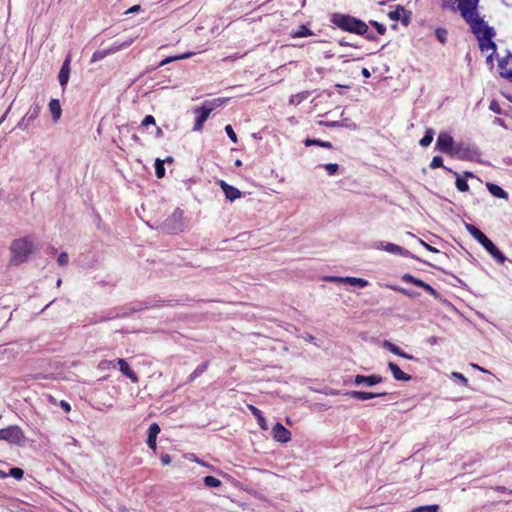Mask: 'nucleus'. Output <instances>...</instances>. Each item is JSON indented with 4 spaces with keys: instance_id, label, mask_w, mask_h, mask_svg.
<instances>
[{
    "instance_id": "f257e3e1",
    "label": "nucleus",
    "mask_w": 512,
    "mask_h": 512,
    "mask_svg": "<svg viewBox=\"0 0 512 512\" xmlns=\"http://www.w3.org/2000/svg\"><path fill=\"white\" fill-rule=\"evenodd\" d=\"M457 8L462 18L469 25L472 33L479 41V47L482 51H496V44L493 42L495 31L481 18L477 12L479 0H456Z\"/></svg>"
},
{
    "instance_id": "f03ea898",
    "label": "nucleus",
    "mask_w": 512,
    "mask_h": 512,
    "mask_svg": "<svg viewBox=\"0 0 512 512\" xmlns=\"http://www.w3.org/2000/svg\"><path fill=\"white\" fill-rule=\"evenodd\" d=\"M330 21L342 31L354 33L357 35H366V38L371 41L375 39L372 34H367L368 25L364 21L351 15L334 13L331 16Z\"/></svg>"
},
{
    "instance_id": "7ed1b4c3",
    "label": "nucleus",
    "mask_w": 512,
    "mask_h": 512,
    "mask_svg": "<svg viewBox=\"0 0 512 512\" xmlns=\"http://www.w3.org/2000/svg\"><path fill=\"white\" fill-rule=\"evenodd\" d=\"M33 252V242L28 237L15 239L10 245V263L19 266L28 261Z\"/></svg>"
},
{
    "instance_id": "20e7f679",
    "label": "nucleus",
    "mask_w": 512,
    "mask_h": 512,
    "mask_svg": "<svg viewBox=\"0 0 512 512\" xmlns=\"http://www.w3.org/2000/svg\"><path fill=\"white\" fill-rule=\"evenodd\" d=\"M465 228L498 263L503 264L506 261L505 255L479 228L473 224H466Z\"/></svg>"
},
{
    "instance_id": "39448f33",
    "label": "nucleus",
    "mask_w": 512,
    "mask_h": 512,
    "mask_svg": "<svg viewBox=\"0 0 512 512\" xmlns=\"http://www.w3.org/2000/svg\"><path fill=\"white\" fill-rule=\"evenodd\" d=\"M185 228L184 211L176 208L173 213L163 222V229L170 234L182 232Z\"/></svg>"
},
{
    "instance_id": "423d86ee",
    "label": "nucleus",
    "mask_w": 512,
    "mask_h": 512,
    "mask_svg": "<svg viewBox=\"0 0 512 512\" xmlns=\"http://www.w3.org/2000/svg\"><path fill=\"white\" fill-rule=\"evenodd\" d=\"M0 440L10 445L24 446L26 438L23 431L18 426H9L0 429Z\"/></svg>"
},
{
    "instance_id": "0eeeda50",
    "label": "nucleus",
    "mask_w": 512,
    "mask_h": 512,
    "mask_svg": "<svg viewBox=\"0 0 512 512\" xmlns=\"http://www.w3.org/2000/svg\"><path fill=\"white\" fill-rule=\"evenodd\" d=\"M133 42H134V39H129V40L124 41L119 44L115 43V44L111 45L108 49L97 50L93 53V55L91 57V62L92 63L98 62V61L104 59L105 57H107L108 55L114 54L118 51L128 48Z\"/></svg>"
},
{
    "instance_id": "6e6552de",
    "label": "nucleus",
    "mask_w": 512,
    "mask_h": 512,
    "mask_svg": "<svg viewBox=\"0 0 512 512\" xmlns=\"http://www.w3.org/2000/svg\"><path fill=\"white\" fill-rule=\"evenodd\" d=\"M215 106L210 102H205L201 107L195 109L197 117L195 119L193 130L201 131L203 125L208 119L210 113L214 110Z\"/></svg>"
},
{
    "instance_id": "1a4fd4ad",
    "label": "nucleus",
    "mask_w": 512,
    "mask_h": 512,
    "mask_svg": "<svg viewBox=\"0 0 512 512\" xmlns=\"http://www.w3.org/2000/svg\"><path fill=\"white\" fill-rule=\"evenodd\" d=\"M453 137L448 132H440L436 141V149L445 154H453Z\"/></svg>"
},
{
    "instance_id": "9d476101",
    "label": "nucleus",
    "mask_w": 512,
    "mask_h": 512,
    "mask_svg": "<svg viewBox=\"0 0 512 512\" xmlns=\"http://www.w3.org/2000/svg\"><path fill=\"white\" fill-rule=\"evenodd\" d=\"M498 67L500 75L512 81V54L509 53L506 57L499 60Z\"/></svg>"
},
{
    "instance_id": "9b49d317",
    "label": "nucleus",
    "mask_w": 512,
    "mask_h": 512,
    "mask_svg": "<svg viewBox=\"0 0 512 512\" xmlns=\"http://www.w3.org/2000/svg\"><path fill=\"white\" fill-rule=\"evenodd\" d=\"M273 438L280 442L286 443L291 439V432L286 429L281 423H276L272 428Z\"/></svg>"
},
{
    "instance_id": "f8f14e48",
    "label": "nucleus",
    "mask_w": 512,
    "mask_h": 512,
    "mask_svg": "<svg viewBox=\"0 0 512 512\" xmlns=\"http://www.w3.org/2000/svg\"><path fill=\"white\" fill-rule=\"evenodd\" d=\"M382 377L378 374H372L369 376L364 375H356L354 378V384L360 385V384H366L368 386H374L380 382H382Z\"/></svg>"
},
{
    "instance_id": "ddd939ff",
    "label": "nucleus",
    "mask_w": 512,
    "mask_h": 512,
    "mask_svg": "<svg viewBox=\"0 0 512 512\" xmlns=\"http://www.w3.org/2000/svg\"><path fill=\"white\" fill-rule=\"evenodd\" d=\"M219 184H220V187H221L223 193L225 194V197L228 200L234 201L241 197V192L238 188L229 185L228 183H226L223 180H221Z\"/></svg>"
},
{
    "instance_id": "4468645a",
    "label": "nucleus",
    "mask_w": 512,
    "mask_h": 512,
    "mask_svg": "<svg viewBox=\"0 0 512 512\" xmlns=\"http://www.w3.org/2000/svg\"><path fill=\"white\" fill-rule=\"evenodd\" d=\"M119 365L120 371L123 375L129 378L133 383H138L139 378L137 374L131 369L126 360L119 358L116 360Z\"/></svg>"
},
{
    "instance_id": "2eb2a0df",
    "label": "nucleus",
    "mask_w": 512,
    "mask_h": 512,
    "mask_svg": "<svg viewBox=\"0 0 512 512\" xmlns=\"http://www.w3.org/2000/svg\"><path fill=\"white\" fill-rule=\"evenodd\" d=\"M161 429L157 423H152L148 428L147 445L149 448H156V439Z\"/></svg>"
},
{
    "instance_id": "dca6fc26",
    "label": "nucleus",
    "mask_w": 512,
    "mask_h": 512,
    "mask_svg": "<svg viewBox=\"0 0 512 512\" xmlns=\"http://www.w3.org/2000/svg\"><path fill=\"white\" fill-rule=\"evenodd\" d=\"M403 15V24L408 25L410 20V13L405 10L404 7L398 6L395 10L390 11L388 13V16L391 20H399L401 16Z\"/></svg>"
},
{
    "instance_id": "f3484780",
    "label": "nucleus",
    "mask_w": 512,
    "mask_h": 512,
    "mask_svg": "<svg viewBox=\"0 0 512 512\" xmlns=\"http://www.w3.org/2000/svg\"><path fill=\"white\" fill-rule=\"evenodd\" d=\"M329 280L331 281H340L344 282L353 286H359L361 288L366 287L368 285V281L363 278H357V277H330Z\"/></svg>"
},
{
    "instance_id": "a211bd4d",
    "label": "nucleus",
    "mask_w": 512,
    "mask_h": 512,
    "mask_svg": "<svg viewBox=\"0 0 512 512\" xmlns=\"http://www.w3.org/2000/svg\"><path fill=\"white\" fill-rule=\"evenodd\" d=\"M70 74V56H68L62 64L59 71L58 79L61 86H65L68 83Z\"/></svg>"
},
{
    "instance_id": "6ab92c4d",
    "label": "nucleus",
    "mask_w": 512,
    "mask_h": 512,
    "mask_svg": "<svg viewBox=\"0 0 512 512\" xmlns=\"http://www.w3.org/2000/svg\"><path fill=\"white\" fill-rule=\"evenodd\" d=\"M388 368L391 371L393 377L397 381H409L411 380V376L405 372H403L399 366L393 362L388 363Z\"/></svg>"
},
{
    "instance_id": "aec40b11",
    "label": "nucleus",
    "mask_w": 512,
    "mask_h": 512,
    "mask_svg": "<svg viewBox=\"0 0 512 512\" xmlns=\"http://www.w3.org/2000/svg\"><path fill=\"white\" fill-rule=\"evenodd\" d=\"M377 248H382L384 251H386L388 253H392V254L406 255L408 253L407 250H405L401 246L394 244V243L380 242V244L377 246Z\"/></svg>"
},
{
    "instance_id": "412c9836",
    "label": "nucleus",
    "mask_w": 512,
    "mask_h": 512,
    "mask_svg": "<svg viewBox=\"0 0 512 512\" xmlns=\"http://www.w3.org/2000/svg\"><path fill=\"white\" fill-rule=\"evenodd\" d=\"M349 394L354 399L361 400V401L387 395L386 392L372 393V392H364V391H352Z\"/></svg>"
},
{
    "instance_id": "4be33fe9",
    "label": "nucleus",
    "mask_w": 512,
    "mask_h": 512,
    "mask_svg": "<svg viewBox=\"0 0 512 512\" xmlns=\"http://www.w3.org/2000/svg\"><path fill=\"white\" fill-rule=\"evenodd\" d=\"M383 347L397 356H400V357H403L406 359L413 358L411 355H408L407 353H405L399 346L393 344L392 342L385 341L383 344Z\"/></svg>"
},
{
    "instance_id": "5701e85b",
    "label": "nucleus",
    "mask_w": 512,
    "mask_h": 512,
    "mask_svg": "<svg viewBox=\"0 0 512 512\" xmlns=\"http://www.w3.org/2000/svg\"><path fill=\"white\" fill-rule=\"evenodd\" d=\"M486 186H487L488 191L494 197H497L500 199H505V200L508 199V193L505 190H503L500 186L493 184V183H487Z\"/></svg>"
},
{
    "instance_id": "b1692460",
    "label": "nucleus",
    "mask_w": 512,
    "mask_h": 512,
    "mask_svg": "<svg viewBox=\"0 0 512 512\" xmlns=\"http://www.w3.org/2000/svg\"><path fill=\"white\" fill-rule=\"evenodd\" d=\"M248 409L251 411V413L256 418L258 425L262 429L267 430L268 427H267L266 419L264 418L262 412L252 404L248 405Z\"/></svg>"
},
{
    "instance_id": "393cba45",
    "label": "nucleus",
    "mask_w": 512,
    "mask_h": 512,
    "mask_svg": "<svg viewBox=\"0 0 512 512\" xmlns=\"http://www.w3.org/2000/svg\"><path fill=\"white\" fill-rule=\"evenodd\" d=\"M48 106L53 119L57 121L61 117V106L59 100L51 99Z\"/></svg>"
},
{
    "instance_id": "a878e982",
    "label": "nucleus",
    "mask_w": 512,
    "mask_h": 512,
    "mask_svg": "<svg viewBox=\"0 0 512 512\" xmlns=\"http://www.w3.org/2000/svg\"><path fill=\"white\" fill-rule=\"evenodd\" d=\"M208 366V361L203 362L202 364L197 366L196 369L188 376L187 382H193L196 378L201 376L208 369Z\"/></svg>"
},
{
    "instance_id": "bb28decb",
    "label": "nucleus",
    "mask_w": 512,
    "mask_h": 512,
    "mask_svg": "<svg viewBox=\"0 0 512 512\" xmlns=\"http://www.w3.org/2000/svg\"><path fill=\"white\" fill-rule=\"evenodd\" d=\"M304 144H305V146L316 145V146H320V147L327 148V149H332L333 148V145H332L331 142L323 141V140H320V139L307 138V139H305Z\"/></svg>"
},
{
    "instance_id": "cd10ccee",
    "label": "nucleus",
    "mask_w": 512,
    "mask_h": 512,
    "mask_svg": "<svg viewBox=\"0 0 512 512\" xmlns=\"http://www.w3.org/2000/svg\"><path fill=\"white\" fill-rule=\"evenodd\" d=\"M433 137H434L433 129L427 128L425 131V135L419 141L420 146L428 147L432 143Z\"/></svg>"
},
{
    "instance_id": "c85d7f7f",
    "label": "nucleus",
    "mask_w": 512,
    "mask_h": 512,
    "mask_svg": "<svg viewBox=\"0 0 512 512\" xmlns=\"http://www.w3.org/2000/svg\"><path fill=\"white\" fill-rule=\"evenodd\" d=\"M313 35V32L305 25H301L298 30L293 31L291 36L293 38H302Z\"/></svg>"
},
{
    "instance_id": "c756f323",
    "label": "nucleus",
    "mask_w": 512,
    "mask_h": 512,
    "mask_svg": "<svg viewBox=\"0 0 512 512\" xmlns=\"http://www.w3.org/2000/svg\"><path fill=\"white\" fill-rule=\"evenodd\" d=\"M194 53L192 52H188V53H183V54H180V55H176V56H169L167 58H165L164 60H162L159 64V66H164L170 62H173V61H176V60H182V59H187L189 57H191Z\"/></svg>"
},
{
    "instance_id": "7c9ffc66",
    "label": "nucleus",
    "mask_w": 512,
    "mask_h": 512,
    "mask_svg": "<svg viewBox=\"0 0 512 512\" xmlns=\"http://www.w3.org/2000/svg\"><path fill=\"white\" fill-rule=\"evenodd\" d=\"M401 279L405 283H411L420 288H422V286H424L425 283L423 280L418 279L409 273L404 274Z\"/></svg>"
},
{
    "instance_id": "2f4dec72",
    "label": "nucleus",
    "mask_w": 512,
    "mask_h": 512,
    "mask_svg": "<svg viewBox=\"0 0 512 512\" xmlns=\"http://www.w3.org/2000/svg\"><path fill=\"white\" fill-rule=\"evenodd\" d=\"M203 483L208 488H218L222 485V482L218 478L210 475L203 478Z\"/></svg>"
},
{
    "instance_id": "473e14b6",
    "label": "nucleus",
    "mask_w": 512,
    "mask_h": 512,
    "mask_svg": "<svg viewBox=\"0 0 512 512\" xmlns=\"http://www.w3.org/2000/svg\"><path fill=\"white\" fill-rule=\"evenodd\" d=\"M412 512H439V505L437 504H431V505H424V506H418L412 510Z\"/></svg>"
},
{
    "instance_id": "72a5a7b5",
    "label": "nucleus",
    "mask_w": 512,
    "mask_h": 512,
    "mask_svg": "<svg viewBox=\"0 0 512 512\" xmlns=\"http://www.w3.org/2000/svg\"><path fill=\"white\" fill-rule=\"evenodd\" d=\"M155 173L158 178H163L165 176L164 161L159 158L155 161Z\"/></svg>"
},
{
    "instance_id": "f704fd0d",
    "label": "nucleus",
    "mask_w": 512,
    "mask_h": 512,
    "mask_svg": "<svg viewBox=\"0 0 512 512\" xmlns=\"http://www.w3.org/2000/svg\"><path fill=\"white\" fill-rule=\"evenodd\" d=\"M9 476L19 481L24 477V470L19 467H12L9 469Z\"/></svg>"
},
{
    "instance_id": "c9c22d12",
    "label": "nucleus",
    "mask_w": 512,
    "mask_h": 512,
    "mask_svg": "<svg viewBox=\"0 0 512 512\" xmlns=\"http://www.w3.org/2000/svg\"><path fill=\"white\" fill-rule=\"evenodd\" d=\"M455 184L457 189L461 192H467L469 190V185L466 179L461 178L460 176L457 177Z\"/></svg>"
},
{
    "instance_id": "e433bc0d",
    "label": "nucleus",
    "mask_w": 512,
    "mask_h": 512,
    "mask_svg": "<svg viewBox=\"0 0 512 512\" xmlns=\"http://www.w3.org/2000/svg\"><path fill=\"white\" fill-rule=\"evenodd\" d=\"M447 34L448 33L445 28L439 27L435 30V36L442 44H444L447 41Z\"/></svg>"
},
{
    "instance_id": "4c0bfd02",
    "label": "nucleus",
    "mask_w": 512,
    "mask_h": 512,
    "mask_svg": "<svg viewBox=\"0 0 512 512\" xmlns=\"http://www.w3.org/2000/svg\"><path fill=\"white\" fill-rule=\"evenodd\" d=\"M325 171L328 173V175H334L339 170V165L336 163H328L324 165Z\"/></svg>"
},
{
    "instance_id": "58836bf2",
    "label": "nucleus",
    "mask_w": 512,
    "mask_h": 512,
    "mask_svg": "<svg viewBox=\"0 0 512 512\" xmlns=\"http://www.w3.org/2000/svg\"><path fill=\"white\" fill-rule=\"evenodd\" d=\"M430 167H431L432 169H436V168L444 167L442 157H441V156H434V157L432 158L431 163H430Z\"/></svg>"
},
{
    "instance_id": "ea45409f",
    "label": "nucleus",
    "mask_w": 512,
    "mask_h": 512,
    "mask_svg": "<svg viewBox=\"0 0 512 512\" xmlns=\"http://www.w3.org/2000/svg\"><path fill=\"white\" fill-rule=\"evenodd\" d=\"M451 377L459 380L465 387L469 386V381L463 374L459 372H452Z\"/></svg>"
},
{
    "instance_id": "a19ab883",
    "label": "nucleus",
    "mask_w": 512,
    "mask_h": 512,
    "mask_svg": "<svg viewBox=\"0 0 512 512\" xmlns=\"http://www.w3.org/2000/svg\"><path fill=\"white\" fill-rule=\"evenodd\" d=\"M225 132L227 133V136L230 138V140L233 142V143H237L238 142V139H237V135L236 133L234 132L233 128L231 125H227L225 127Z\"/></svg>"
},
{
    "instance_id": "79ce46f5",
    "label": "nucleus",
    "mask_w": 512,
    "mask_h": 512,
    "mask_svg": "<svg viewBox=\"0 0 512 512\" xmlns=\"http://www.w3.org/2000/svg\"><path fill=\"white\" fill-rule=\"evenodd\" d=\"M370 24L377 30L378 34L384 35L386 33V27L377 22V21H370Z\"/></svg>"
},
{
    "instance_id": "37998d69",
    "label": "nucleus",
    "mask_w": 512,
    "mask_h": 512,
    "mask_svg": "<svg viewBox=\"0 0 512 512\" xmlns=\"http://www.w3.org/2000/svg\"><path fill=\"white\" fill-rule=\"evenodd\" d=\"M68 260H69V257H68V254L66 252H62L59 256H58V264L60 266H65L68 264Z\"/></svg>"
},
{
    "instance_id": "c03bdc74",
    "label": "nucleus",
    "mask_w": 512,
    "mask_h": 512,
    "mask_svg": "<svg viewBox=\"0 0 512 512\" xmlns=\"http://www.w3.org/2000/svg\"><path fill=\"white\" fill-rule=\"evenodd\" d=\"M154 124H155V118L152 115L145 116L141 122V125L143 127H147L149 125H154Z\"/></svg>"
},
{
    "instance_id": "a18cd8bd",
    "label": "nucleus",
    "mask_w": 512,
    "mask_h": 512,
    "mask_svg": "<svg viewBox=\"0 0 512 512\" xmlns=\"http://www.w3.org/2000/svg\"><path fill=\"white\" fill-rule=\"evenodd\" d=\"M422 288L428 293L430 294L431 296L433 297H437L438 293L437 291L428 283H424V286H422Z\"/></svg>"
},
{
    "instance_id": "49530a36",
    "label": "nucleus",
    "mask_w": 512,
    "mask_h": 512,
    "mask_svg": "<svg viewBox=\"0 0 512 512\" xmlns=\"http://www.w3.org/2000/svg\"><path fill=\"white\" fill-rule=\"evenodd\" d=\"M117 362L113 360H103L100 362V367L103 369L114 368Z\"/></svg>"
},
{
    "instance_id": "de8ad7c7",
    "label": "nucleus",
    "mask_w": 512,
    "mask_h": 512,
    "mask_svg": "<svg viewBox=\"0 0 512 512\" xmlns=\"http://www.w3.org/2000/svg\"><path fill=\"white\" fill-rule=\"evenodd\" d=\"M441 6L443 9H446V8H451L452 10L455 9V7L453 6L452 0H443Z\"/></svg>"
},
{
    "instance_id": "09e8293b",
    "label": "nucleus",
    "mask_w": 512,
    "mask_h": 512,
    "mask_svg": "<svg viewBox=\"0 0 512 512\" xmlns=\"http://www.w3.org/2000/svg\"><path fill=\"white\" fill-rule=\"evenodd\" d=\"M391 288H392L393 290L398 291V292H400V293H402V294H404V295H407V296H409V297H411V296H412V294H411L408 290H406V289H404V288H402V287H395V286H392Z\"/></svg>"
},
{
    "instance_id": "8fccbe9b",
    "label": "nucleus",
    "mask_w": 512,
    "mask_h": 512,
    "mask_svg": "<svg viewBox=\"0 0 512 512\" xmlns=\"http://www.w3.org/2000/svg\"><path fill=\"white\" fill-rule=\"evenodd\" d=\"M161 462L163 465H168L171 462V457L168 454L161 455Z\"/></svg>"
},
{
    "instance_id": "3c124183",
    "label": "nucleus",
    "mask_w": 512,
    "mask_h": 512,
    "mask_svg": "<svg viewBox=\"0 0 512 512\" xmlns=\"http://www.w3.org/2000/svg\"><path fill=\"white\" fill-rule=\"evenodd\" d=\"M60 405L64 409L65 412H70L71 406H70V404L68 402L61 401Z\"/></svg>"
},
{
    "instance_id": "603ef678",
    "label": "nucleus",
    "mask_w": 512,
    "mask_h": 512,
    "mask_svg": "<svg viewBox=\"0 0 512 512\" xmlns=\"http://www.w3.org/2000/svg\"><path fill=\"white\" fill-rule=\"evenodd\" d=\"M423 245L426 247L427 250L431 251V252H434V253H438L439 250L436 249L435 247H432L431 245L425 243V242H422Z\"/></svg>"
},
{
    "instance_id": "864d4df0",
    "label": "nucleus",
    "mask_w": 512,
    "mask_h": 512,
    "mask_svg": "<svg viewBox=\"0 0 512 512\" xmlns=\"http://www.w3.org/2000/svg\"><path fill=\"white\" fill-rule=\"evenodd\" d=\"M140 5H134L132 6L128 11L127 13H135V12H138L140 10Z\"/></svg>"
},
{
    "instance_id": "5fc2aeb1",
    "label": "nucleus",
    "mask_w": 512,
    "mask_h": 512,
    "mask_svg": "<svg viewBox=\"0 0 512 512\" xmlns=\"http://www.w3.org/2000/svg\"><path fill=\"white\" fill-rule=\"evenodd\" d=\"M362 75L365 77V78H369L371 76L369 70L367 68H363L362 71H361Z\"/></svg>"
},
{
    "instance_id": "6e6d98bb",
    "label": "nucleus",
    "mask_w": 512,
    "mask_h": 512,
    "mask_svg": "<svg viewBox=\"0 0 512 512\" xmlns=\"http://www.w3.org/2000/svg\"><path fill=\"white\" fill-rule=\"evenodd\" d=\"M495 489L501 492H509L512 495V490H508L505 487L497 486Z\"/></svg>"
},
{
    "instance_id": "4d7b16f0",
    "label": "nucleus",
    "mask_w": 512,
    "mask_h": 512,
    "mask_svg": "<svg viewBox=\"0 0 512 512\" xmlns=\"http://www.w3.org/2000/svg\"><path fill=\"white\" fill-rule=\"evenodd\" d=\"M9 477V472H5L4 470H0V479H5Z\"/></svg>"
},
{
    "instance_id": "13d9d810",
    "label": "nucleus",
    "mask_w": 512,
    "mask_h": 512,
    "mask_svg": "<svg viewBox=\"0 0 512 512\" xmlns=\"http://www.w3.org/2000/svg\"><path fill=\"white\" fill-rule=\"evenodd\" d=\"M472 366H473L475 369H478V370H480V371H482V372H486V370H485V369L481 368V367H480V366H478L477 364H473Z\"/></svg>"
},
{
    "instance_id": "bf43d9fd",
    "label": "nucleus",
    "mask_w": 512,
    "mask_h": 512,
    "mask_svg": "<svg viewBox=\"0 0 512 512\" xmlns=\"http://www.w3.org/2000/svg\"><path fill=\"white\" fill-rule=\"evenodd\" d=\"M133 140H135L136 142H139L140 141V138L138 137L137 134H133L132 136Z\"/></svg>"
},
{
    "instance_id": "052dcab7",
    "label": "nucleus",
    "mask_w": 512,
    "mask_h": 512,
    "mask_svg": "<svg viewBox=\"0 0 512 512\" xmlns=\"http://www.w3.org/2000/svg\"><path fill=\"white\" fill-rule=\"evenodd\" d=\"M465 176H466V177H472V176H473V174H472L471 172H465Z\"/></svg>"
},
{
    "instance_id": "680f3d73",
    "label": "nucleus",
    "mask_w": 512,
    "mask_h": 512,
    "mask_svg": "<svg viewBox=\"0 0 512 512\" xmlns=\"http://www.w3.org/2000/svg\"><path fill=\"white\" fill-rule=\"evenodd\" d=\"M158 134L161 135L162 134V130L161 128H158Z\"/></svg>"
}]
</instances>
